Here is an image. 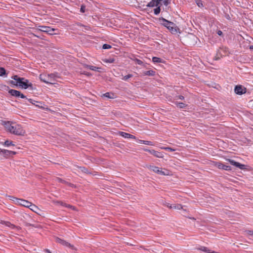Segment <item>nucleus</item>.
Segmentation results:
<instances>
[{
    "label": "nucleus",
    "mask_w": 253,
    "mask_h": 253,
    "mask_svg": "<svg viewBox=\"0 0 253 253\" xmlns=\"http://www.w3.org/2000/svg\"><path fill=\"white\" fill-rule=\"evenodd\" d=\"M114 61V59H113V58H110L109 59H108V60H107V62H110V63H112V62H113Z\"/></svg>",
    "instance_id": "nucleus-48"
},
{
    "label": "nucleus",
    "mask_w": 253,
    "mask_h": 253,
    "mask_svg": "<svg viewBox=\"0 0 253 253\" xmlns=\"http://www.w3.org/2000/svg\"><path fill=\"white\" fill-rule=\"evenodd\" d=\"M2 224H5L6 226L11 227L12 228H14L15 226L12 224L11 223L8 221H2L1 222Z\"/></svg>",
    "instance_id": "nucleus-28"
},
{
    "label": "nucleus",
    "mask_w": 253,
    "mask_h": 253,
    "mask_svg": "<svg viewBox=\"0 0 253 253\" xmlns=\"http://www.w3.org/2000/svg\"><path fill=\"white\" fill-rule=\"evenodd\" d=\"M83 74H84V75H89V74L88 73H86L85 72H84Z\"/></svg>",
    "instance_id": "nucleus-54"
},
{
    "label": "nucleus",
    "mask_w": 253,
    "mask_h": 253,
    "mask_svg": "<svg viewBox=\"0 0 253 253\" xmlns=\"http://www.w3.org/2000/svg\"><path fill=\"white\" fill-rule=\"evenodd\" d=\"M172 207L173 209L176 210H180L182 209V206L180 204H173Z\"/></svg>",
    "instance_id": "nucleus-29"
},
{
    "label": "nucleus",
    "mask_w": 253,
    "mask_h": 253,
    "mask_svg": "<svg viewBox=\"0 0 253 253\" xmlns=\"http://www.w3.org/2000/svg\"><path fill=\"white\" fill-rule=\"evenodd\" d=\"M139 141L141 143H143V144H144L146 145H151V146L154 145V144L152 143V142L150 141H145V140H139Z\"/></svg>",
    "instance_id": "nucleus-27"
},
{
    "label": "nucleus",
    "mask_w": 253,
    "mask_h": 253,
    "mask_svg": "<svg viewBox=\"0 0 253 253\" xmlns=\"http://www.w3.org/2000/svg\"><path fill=\"white\" fill-rule=\"evenodd\" d=\"M6 75V71L4 68L0 67V76H3Z\"/></svg>",
    "instance_id": "nucleus-32"
},
{
    "label": "nucleus",
    "mask_w": 253,
    "mask_h": 253,
    "mask_svg": "<svg viewBox=\"0 0 253 253\" xmlns=\"http://www.w3.org/2000/svg\"><path fill=\"white\" fill-rule=\"evenodd\" d=\"M55 203H57V204H60L61 205L63 206H65V203H64L63 202H61V201H56L55 202Z\"/></svg>",
    "instance_id": "nucleus-46"
},
{
    "label": "nucleus",
    "mask_w": 253,
    "mask_h": 253,
    "mask_svg": "<svg viewBox=\"0 0 253 253\" xmlns=\"http://www.w3.org/2000/svg\"><path fill=\"white\" fill-rule=\"evenodd\" d=\"M147 168L153 171L154 172H156L157 173H158V172L159 171V170L160 169V168L153 165H149L147 166Z\"/></svg>",
    "instance_id": "nucleus-17"
},
{
    "label": "nucleus",
    "mask_w": 253,
    "mask_h": 253,
    "mask_svg": "<svg viewBox=\"0 0 253 253\" xmlns=\"http://www.w3.org/2000/svg\"><path fill=\"white\" fill-rule=\"evenodd\" d=\"M10 84H12L16 85V86H18V83H17V81H16V82H15V81H10Z\"/></svg>",
    "instance_id": "nucleus-44"
},
{
    "label": "nucleus",
    "mask_w": 253,
    "mask_h": 253,
    "mask_svg": "<svg viewBox=\"0 0 253 253\" xmlns=\"http://www.w3.org/2000/svg\"><path fill=\"white\" fill-rule=\"evenodd\" d=\"M159 5H162L163 3L165 5H168V0H158Z\"/></svg>",
    "instance_id": "nucleus-31"
},
{
    "label": "nucleus",
    "mask_w": 253,
    "mask_h": 253,
    "mask_svg": "<svg viewBox=\"0 0 253 253\" xmlns=\"http://www.w3.org/2000/svg\"><path fill=\"white\" fill-rule=\"evenodd\" d=\"M132 76V75H131V74H128V75H126V76H124V78H123V79H124V80H128L129 78H131Z\"/></svg>",
    "instance_id": "nucleus-38"
},
{
    "label": "nucleus",
    "mask_w": 253,
    "mask_h": 253,
    "mask_svg": "<svg viewBox=\"0 0 253 253\" xmlns=\"http://www.w3.org/2000/svg\"><path fill=\"white\" fill-rule=\"evenodd\" d=\"M146 152H149L150 153H151V154H152L153 155H154V156L157 157V158H163L164 157V155L163 154V153L162 152H158V151H155L154 150H149V149H145L144 150Z\"/></svg>",
    "instance_id": "nucleus-10"
},
{
    "label": "nucleus",
    "mask_w": 253,
    "mask_h": 253,
    "mask_svg": "<svg viewBox=\"0 0 253 253\" xmlns=\"http://www.w3.org/2000/svg\"><path fill=\"white\" fill-rule=\"evenodd\" d=\"M155 72L153 70H149L143 72V75L149 76H153L155 75Z\"/></svg>",
    "instance_id": "nucleus-20"
},
{
    "label": "nucleus",
    "mask_w": 253,
    "mask_h": 253,
    "mask_svg": "<svg viewBox=\"0 0 253 253\" xmlns=\"http://www.w3.org/2000/svg\"><path fill=\"white\" fill-rule=\"evenodd\" d=\"M161 148L162 149H164V150H169V151H171V152H173V151H175V149H173V148H172L171 147H161Z\"/></svg>",
    "instance_id": "nucleus-34"
},
{
    "label": "nucleus",
    "mask_w": 253,
    "mask_h": 253,
    "mask_svg": "<svg viewBox=\"0 0 253 253\" xmlns=\"http://www.w3.org/2000/svg\"><path fill=\"white\" fill-rule=\"evenodd\" d=\"M172 206H173V205H169V204H168L167 206H168V207H169V209H173Z\"/></svg>",
    "instance_id": "nucleus-51"
},
{
    "label": "nucleus",
    "mask_w": 253,
    "mask_h": 253,
    "mask_svg": "<svg viewBox=\"0 0 253 253\" xmlns=\"http://www.w3.org/2000/svg\"><path fill=\"white\" fill-rule=\"evenodd\" d=\"M13 198H15L16 200H17L18 203H19L20 205H21V206H23L25 207L29 208L30 207V206L31 205L32 203H31L27 200H23V199H19L16 198L15 197H13Z\"/></svg>",
    "instance_id": "nucleus-9"
},
{
    "label": "nucleus",
    "mask_w": 253,
    "mask_h": 253,
    "mask_svg": "<svg viewBox=\"0 0 253 253\" xmlns=\"http://www.w3.org/2000/svg\"><path fill=\"white\" fill-rule=\"evenodd\" d=\"M160 21L161 22V24L167 27L172 34H176L177 32L178 28L174 23L169 21L165 18L162 17L160 18Z\"/></svg>",
    "instance_id": "nucleus-3"
},
{
    "label": "nucleus",
    "mask_w": 253,
    "mask_h": 253,
    "mask_svg": "<svg viewBox=\"0 0 253 253\" xmlns=\"http://www.w3.org/2000/svg\"><path fill=\"white\" fill-rule=\"evenodd\" d=\"M39 31L43 32L49 35L54 34L55 29L44 26H39L37 29Z\"/></svg>",
    "instance_id": "nucleus-5"
},
{
    "label": "nucleus",
    "mask_w": 253,
    "mask_h": 253,
    "mask_svg": "<svg viewBox=\"0 0 253 253\" xmlns=\"http://www.w3.org/2000/svg\"><path fill=\"white\" fill-rule=\"evenodd\" d=\"M111 47V46L108 44H104L102 46L103 49H109Z\"/></svg>",
    "instance_id": "nucleus-37"
},
{
    "label": "nucleus",
    "mask_w": 253,
    "mask_h": 253,
    "mask_svg": "<svg viewBox=\"0 0 253 253\" xmlns=\"http://www.w3.org/2000/svg\"><path fill=\"white\" fill-rule=\"evenodd\" d=\"M234 91L237 94L242 95L246 92V88L241 85H238L235 86Z\"/></svg>",
    "instance_id": "nucleus-8"
},
{
    "label": "nucleus",
    "mask_w": 253,
    "mask_h": 253,
    "mask_svg": "<svg viewBox=\"0 0 253 253\" xmlns=\"http://www.w3.org/2000/svg\"><path fill=\"white\" fill-rule=\"evenodd\" d=\"M57 180L58 182H62V183H68L66 181H65V180H63L61 178H59V177L57 178Z\"/></svg>",
    "instance_id": "nucleus-39"
},
{
    "label": "nucleus",
    "mask_w": 253,
    "mask_h": 253,
    "mask_svg": "<svg viewBox=\"0 0 253 253\" xmlns=\"http://www.w3.org/2000/svg\"><path fill=\"white\" fill-rule=\"evenodd\" d=\"M1 124L4 126L5 130L11 134L23 136L26 133L22 126L15 122L2 121Z\"/></svg>",
    "instance_id": "nucleus-1"
},
{
    "label": "nucleus",
    "mask_w": 253,
    "mask_h": 253,
    "mask_svg": "<svg viewBox=\"0 0 253 253\" xmlns=\"http://www.w3.org/2000/svg\"><path fill=\"white\" fill-rule=\"evenodd\" d=\"M176 97L178 99H181V100H183L184 99V97L183 96H182V95H179V96H176Z\"/></svg>",
    "instance_id": "nucleus-47"
},
{
    "label": "nucleus",
    "mask_w": 253,
    "mask_h": 253,
    "mask_svg": "<svg viewBox=\"0 0 253 253\" xmlns=\"http://www.w3.org/2000/svg\"><path fill=\"white\" fill-rule=\"evenodd\" d=\"M218 168L219 169H225V170H229L231 169V168H230V166H226V165H223L222 164H218Z\"/></svg>",
    "instance_id": "nucleus-18"
},
{
    "label": "nucleus",
    "mask_w": 253,
    "mask_h": 253,
    "mask_svg": "<svg viewBox=\"0 0 253 253\" xmlns=\"http://www.w3.org/2000/svg\"><path fill=\"white\" fill-rule=\"evenodd\" d=\"M11 198H10V200H12V198L14 199L13 197H10Z\"/></svg>",
    "instance_id": "nucleus-57"
},
{
    "label": "nucleus",
    "mask_w": 253,
    "mask_h": 253,
    "mask_svg": "<svg viewBox=\"0 0 253 253\" xmlns=\"http://www.w3.org/2000/svg\"><path fill=\"white\" fill-rule=\"evenodd\" d=\"M30 210H31L34 212L38 213L39 215H41V212L42 211L41 210L35 205L31 204V205L30 206V207L29 208Z\"/></svg>",
    "instance_id": "nucleus-13"
},
{
    "label": "nucleus",
    "mask_w": 253,
    "mask_h": 253,
    "mask_svg": "<svg viewBox=\"0 0 253 253\" xmlns=\"http://www.w3.org/2000/svg\"><path fill=\"white\" fill-rule=\"evenodd\" d=\"M240 245L242 246L243 248H245V249L247 248V247H246L247 246V245H244L243 244H240Z\"/></svg>",
    "instance_id": "nucleus-50"
},
{
    "label": "nucleus",
    "mask_w": 253,
    "mask_h": 253,
    "mask_svg": "<svg viewBox=\"0 0 253 253\" xmlns=\"http://www.w3.org/2000/svg\"><path fill=\"white\" fill-rule=\"evenodd\" d=\"M159 5L158 0H152L147 5L148 7H154Z\"/></svg>",
    "instance_id": "nucleus-15"
},
{
    "label": "nucleus",
    "mask_w": 253,
    "mask_h": 253,
    "mask_svg": "<svg viewBox=\"0 0 253 253\" xmlns=\"http://www.w3.org/2000/svg\"><path fill=\"white\" fill-rule=\"evenodd\" d=\"M246 233L250 235V236H253V231L251 230H247L246 231Z\"/></svg>",
    "instance_id": "nucleus-40"
},
{
    "label": "nucleus",
    "mask_w": 253,
    "mask_h": 253,
    "mask_svg": "<svg viewBox=\"0 0 253 253\" xmlns=\"http://www.w3.org/2000/svg\"><path fill=\"white\" fill-rule=\"evenodd\" d=\"M1 149L0 148V153H1Z\"/></svg>",
    "instance_id": "nucleus-58"
},
{
    "label": "nucleus",
    "mask_w": 253,
    "mask_h": 253,
    "mask_svg": "<svg viewBox=\"0 0 253 253\" xmlns=\"http://www.w3.org/2000/svg\"><path fill=\"white\" fill-rule=\"evenodd\" d=\"M55 76L53 74L48 75L41 74L39 76V78L41 81L46 84H54V83H53V82L55 81Z\"/></svg>",
    "instance_id": "nucleus-4"
},
{
    "label": "nucleus",
    "mask_w": 253,
    "mask_h": 253,
    "mask_svg": "<svg viewBox=\"0 0 253 253\" xmlns=\"http://www.w3.org/2000/svg\"><path fill=\"white\" fill-rule=\"evenodd\" d=\"M102 96L108 98H114V94L112 93L106 92L103 94Z\"/></svg>",
    "instance_id": "nucleus-23"
},
{
    "label": "nucleus",
    "mask_w": 253,
    "mask_h": 253,
    "mask_svg": "<svg viewBox=\"0 0 253 253\" xmlns=\"http://www.w3.org/2000/svg\"><path fill=\"white\" fill-rule=\"evenodd\" d=\"M175 105L180 108H185L186 105L185 103L182 102H175Z\"/></svg>",
    "instance_id": "nucleus-24"
},
{
    "label": "nucleus",
    "mask_w": 253,
    "mask_h": 253,
    "mask_svg": "<svg viewBox=\"0 0 253 253\" xmlns=\"http://www.w3.org/2000/svg\"><path fill=\"white\" fill-rule=\"evenodd\" d=\"M158 174L162 175H168L169 174V171L167 169H165L164 171L162 168H160Z\"/></svg>",
    "instance_id": "nucleus-16"
},
{
    "label": "nucleus",
    "mask_w": 253,
    "mask_h": 253,
    "mask_svg": "<svg viewBox=\"0 0 253 253\" xmlns=\"http://www.w3.org/2000/svg\"><path fill=\"white\" fill-rule=\"evenodd\" d=\"M55 241L57 243H59L65 247H68L73 250H77L76 248L73 245H72L70 243L58 237L55 238Z\"/></svg>",
    "instance_id": "nucleus-6"
},
{
    "label": "nucleus",
    "mask_w": 253,
    "mask_h": 253,
    "mask_svg": "<svg viewBox=\"0 0 253 253\" xmlns=\"http://www.w3.org/2000/svg\"><path fill=\"white\" fill-rule=\"evenodd\" d=\"M28 219H31V217L29 215H28L27 214H25L22 215L21 220H22L23 222L25 223V222H27V220Z\"/></svg>",
    "instance_id": "nucleus-22"
},
{
    "label": "nucleus",
    "mask_w": 253,
    "mask_h": 253,
    "mask_svg": "<svg viewBox=\"0 0 253 253\" xmlns=\"http://www.w3.org/2000/svg\"><path fill=\"white\" fill-rule=\"evenodd\" d=\"M229 162L230 164L239 168L241 169H245V165L241 164L238 162H236L233 160H229Z\"/></svg>",
    "instance_id": "nucleus-11"
},
{
    "label": "nucleus",
    "mask_w": 253,
    "mask_h": 253,
    "mask_svg": "<svg viewBox=\"0 0 253 253\" xmlns=\"http://www.w3.org/2000/svg\"><path fill=\"white\" fill-rule=\"evenodd\" d=\"M119 134L120 135L124 137V138H133V139H135L136 137L134 135H132L129 133H126V132H123V131H120L119 132Z\"/></svg>",
    "instance_id": "nucleus-12"
},
{
    "label": "nucleus",
    "mask_w": 253,
    "mask_h": 253,
    "mask_svg": "<svg viewBox=\"0 0 253 253\" xmlns=\"http://www.w3.org/2000/svg\"><path fill=\"white\" fill-rule=\"evenodd\" d=\"M85 6L82 5L81 6V9H80L81 12H82L83 13L84 12V11H85Z\"/></svg>",
    "instance_id": "nucleus-42"
},
{
    "label": "nucleus",
    "mask_w": 253,
    "mask_h": 253,
    "mask_svg": "<svg viewBox=\"0 0 253 253\" xmlns=\"http://www.w3.org/2000/svg\"><path fill=\"white\" fill-rule=\"evenodd\" d=\"M197 4L198 5L199 7L203 6V4L201 0H198L197 1Z\"/></svg>",
    "instance_id": "nucleus-43"
},
{
    "label": "nucleus",
    "mask_w": 253,
    "mask_h": 253,
    "mask_svg": "<svg viewBox=\"0 0 253 253\" xmlns=\"http://www.w3.org/2000/svg\"><path fill=\"white\" fill-rule=\"evenodd\" d=\"M25 225L27 226H32L33 227H35L36 228H39L40 227V225L38 224H32L31 223L28 222H25Z\"/></svg>",
    "instance_id": "nucleus-30"
},
{
    "label": "nucleus",
    "mask_w": 253,
    "mask_h": 253,
    "mask_svg": "<svg viewBox=\"0 0 253 253\" xmlns=\"http://www.w3.org/2000/svg\"><path fill=\"white\" fill-rule=\"evenodd\" d=\"M199 250L202 251L203 252H205L209 253H219L218 252H210V250L207 247H201V248H200L199 249Z\"/></svg>",
    "instance_id": "nucleus-21"
},
{
    "label": "nucleus",
    "mask_w": 253,
    "mask_h": 253,
    "mask_svg": "<svg viewBox=\"0 0 253 253\" xmlns=\"http://www.w3.org/2000/svg\"><path fill=\"white\" fill-rule=\"evenodd\" d=\"M16 154V152L13 151H9V155L10 156H11L12 155H15Z\"/></svg>",
    "instance_id": "nucleus-45"
},
{
    "label": "nucleus",
    "mask_w": 253,
    "mask_h": 253,
    "mask_svg": "<svg viewBox=\"0 0 253 253\" xmlns=\"http://www.w3.org/2000/svg\"><path fill=\"white\" fill-rule=\"evenodd\" d=\"M8 92L12 96H15L16 97H20L21 98H26V96H25L20 91H19L18 90H17L10 89L8 91Z\"/></svg>",
    "instance_id": "nucleus-7"
},
{
    "label": "nucleus",
    "mask_w": 253,
    "mask_h": 253,
    "mask_svg": "<svg viewBox=\"0 0 253 253\" xmlns=\"http://www.w3.org/2000/svg\"><path fill=\"white\" fill-rule=\"evenodd\" d=\"M28 101H29L30 103H31L32 104H35V102H37V103H38L42 104V103L39 102H38V101H34V100H33L32 99H28Z\"/></svg>",
    "instance_id": "nucleus-41"
},
{
    "label": "nucleus",
    "mask_w": 253,
    "mask_h": 253,
    "mask_svg": "<svg viewBox=\"0 0 253 253\" xmlns=\"http://www.w3.org/2000/svg\"><path fill=\"white\" fill-rule=\"evenodd\" d=\"M85 65H86V67L87 68H88L91 70L97 71L98 72H102V69L101 68L97 67H95V66H94L92 65H88V64H85Z\"/></svg>",
    "instance_id": "nucleus-14"
},
{
    "label": "nucleus",
    "mask_w": 253,
    "mask_h": 253,
    "mask_svg": "<svg viewBox=\"0 0 253 253\" xmlns=\"http://www.w3.org/2000/svg\"><path fill=\"white\" fill-rule=\"evenodd\" d=\"M36 103H37V102H35V104H34V105H36V106H37L40 107V106L39 105H38V104H36Z\"/></svg>",
    "instance_id": "nucleus-55"
},
{
    "label": "nucleus",
    "mask_w": 253,
    "mask_h": 253,
    "mask_svg": "<svg viewBox=\"0 0 253 253\" xmlns=\"http://www.w3.org/2000/svg\"><path fill=\"white\" fill-rule=\"evenodd\" d=\"M154 14L155 15L159 14L160 13V11H161V8H160V6L159 5L158 6L157 8L154 9Z\"/></svg>",
    "instance_id": "nucleus-33"
},
{
    "label": "nucleus",
    "mask_w": 253,
    "mask_h": 253,
    "mask_svg": "<svg viewBox=\"0 0 253 253\" xmlns=\"http://www.w3.org/2000/svg\"><path fill=\"white\" fill-rule=\"evenodd\" d=\"M69 185H70L71 187H75V186L73 184L69 183Z\"/></svg>",
    "instance_id": "nucleus-52"
},
{
    "label": "nucleus",
    "mask_w": 253,
    "mask_h": 253,
    "mask_svg": "<svg viewBox=\"0 0 253 253\" xmlns=\"http://www.w3.org/2000/svg\"><path fill=\"white\" fill-rule=\"evenodd\" d=\"M3 145L6 146H14L15 144L13 143V141H9V140H6L4 142Z\"/></svg>",
    "instance_id": "nucleus-25"
},
{
    "label": "nucleus",
    "mask_w": 253,
    "mask_h": 253,
    "mask_svg": "<svg viewBox=\"0 0 253 253\" xmlns=\"http://www.w3.org/2000/svg\"><path fill=\"white\" fill-rule=\"evenodd\" d=\"M45 252L47 253H52L49 250L46 249L45 250Z\"/></svg>",
    "instance_id": "nucleus-53"
},
{
    "label": "nucleus",
    "mask_w": 253,
    "mask_h": 253,
    "mask_svg": "<svg viewBox=\"0 0 253 253\" xmlns=\"http://www.w3.org/2000/svg\"><path fill=\"white\" fill-rule=\"evenodd\" d=\"M84 173H88V170L84 167H78Z\"/></svg>",
    "instance_id": "nucleus-35"
},
{
    "label": "nucleus",
    "mask_w": 253,
    "mask_h": 253,
    "mask_svg": "<svg viewBox=\"0 0 253 253\" xmlns=\"http://www.w3.org/2000/svg\"><path fill=\"white\" fill-rule=\"evenodd\" d=\"M64 205H65V207H66L67 208H70V209H72L73 210H74V211H76L77 210L76 208L75 207L72 206H71L70 205H68V204H66Z\"/></svg>",
    "instance_id": "nucleus-36"
},
{
    "label": "nucleus",
    "mask_w": 253,
    "mask_h": 253,
    "mask_svg": "<svg viewBox=\"0 0 253 253\" xmlns=\"http://www.w3.org/2000/svg\"><path fill=\"white\" fill-rule=\"evenodd\" d=\"M217 34L219 35V36H221L222 35V32L220 30H219L217 31Z\"/></svg>",
    "instance_id": "nucleus-49"
},
{
    "label": "nucleus",
    "mask_w": 253,
    "mask_h": 253,
    "mask_svg": "<svg viewBox=\"0 0 253 253\" xmlns=\"http://www.w3.org/2000/svg\"><path fill=\"white\" fill-rule=\"evenodd\" d=\"M12 79L17 81V83H18V86L22 88L27 89L29 88L31 90L35 89L33 87V84L27 79L24 78H20L17 75L12 76Z\"/></svg>",
    "instance_id": "nucleus-2"
},
{
    "label": "nucleus",
    "mask_w": 253,
    "mask_h": 253,
    "mask_svg": "<svg viewBox=\"0 0 253 253\" xmlns=\"http://www.w3.org/2000/svg\"><path fill=\"white\" fill-rule=\"evenodd\" d=\"M4 157L7 158L10 156L9 151L5 149H1V153Z\"/></svg>",
    "instance_id": "nucleus-19"
},
{
    "label": "nucleus",
    "mask_w": 253,
    "mask_h": 253,
    "mask_svg": "<svg viewBox=\"0 0 253 253\" xmlns=\"http://www.w3.org/2000/svg\"><path fill=\"white\" fill-rule=\"evenodd\" d=\"M152 61L154 63L163 62L162 59L157 57H153L152 58Z\"/></svg>",
    "instance_id": "nucleus-26"
},
{
    "label": "nucleus",
    "mask_w": 253,
    "mask_h": 253,
    "mask_svg": "<svg viewBox=\"0 0 253 253\" xmlns=\"http://www.w3.org/2000/svg\"><path fill=\"white\" fill-rule=\"evenodd\" d=\"M250 48L251 49H253V45H251L250 46Z\"/></svg>",
    "instance_id": "nucleus-56"
}]
</instances>
